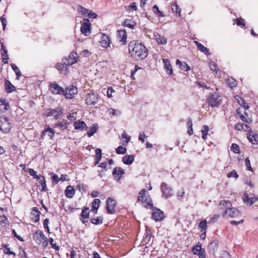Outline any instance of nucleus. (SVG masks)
<instances>
[{
  "label": "nucleus",
  "mask_w": 258,
  "mask_h": 258,
  "mask_svg": "<svg viewBox=\"0 0 258 258\" xmlns=\"http://www.w3.org/2000/svg\"><path fill=\"white\" fill-rule=\"evenodd\" d=\"M128 51L132 57L137 60L144 59L148 55L145 46L137 40H133L129 43Z\"/></svg>",
  "instance_id": "nucleus-1"
},
{
  "label": "nucleus",
  "mask_w": 258,
  "mask_h": 258,
  "mask_svg": "<svg viewBox=\"0 0 258 258\" xmlns=\"http://www.w3.org/2000/svg\"><path fill=\"white\" fill-rule=\"evenodd\" d=\"M111 41L109 37L105 34H102L100 39V45L103 47H110Z\"/></svg>",
  "instance_id": "nucleus-15"
},
{
  "label": "nucleus",
  "mask_w": 258,
  "mask_h": 258,
  "mask_svg": "<svg viewBox=\"0 0 258 258\" xmlns=\"http://www.w3.org/2000/svg\"><path fill=\"white\" fill-rule=\"evenodd\" d=\"M98 129V126L97 124H94L92 127L87 132V136L89 137H91L97 131Z\"/></svg>",
  "instance_id": "nucleus-38"
},
{
  "label": "nucleus",
  "mask_w": 258,
  "mask_h": 258,
  "mask_svg": "<svg viewBox=\"0 0 258 258\" xmlns=\"http://www.w3.org/2000/svg\"><path fill=\"white\" fill-rule=\"evenodd\" d=\"M124 174V171L121 167H115L112 172L113 177L116 180H119Z\"/></svg>",
  "instance_id": "nucleus-14"
},
{
  "label": "nucleus",
  "mask_w": 258,
  "mask_h": 258,
  "mask_svg": "<svg viewBox=\"0 0 258 258\" xmlns=\"http://www.w3.org/2000/svg\"><path fill=\"white\" fill-rule=\"evenodd\" d=\"M237 25L239 26H245V24L244 22V20L241 18H237L236 20Z\"/></svg>",
  "instance_id": "nucleus-61"
},
{
  "label": "nucleus",
  "mask_w": 258,
  "mask_h": 258,
  "mask_svg": "<svg viewBox=\"0 0 258 258\" xmlns=\"http://www.w3.org/2000/svg\"><path fill=\"white\" fill-rule=\"evenodd\" d=\"M126 149L122 146H119L116 149V152L118 154H123L125 153Z\"/></svg>",
  "instance_id": "nucleus-54"
},
{
  "label": "nucleus",
  "mask_w": 258,
  "mask_h": 258,
  "mask_svg": "<svg viewBox=\"0 0 258 258\" xmlns=\"http://www.w3.org/2000/svg\"><path fill=\"white\" fill-rule=\"evenodd\" d=\"M91 23L88 19H84L81 27V31L82 34L86 36H88L90 33Z\"/></svg>",
  "instance_id": "nucleus-8"
},
{
  "label": "nucleus",
  "mask_w": 258,
  "mask_h": 258,
  "mask_svg": "<svg viewBox=\"0 0 258 258\" xmlns=\"http://www.w3.org/2000/svg\"><path fill=\"white\" fill-rule=\"evenodd\" d=\"M146 192V190L145 189H143L140 191L138 201L139 202H141L142 203H146L149 206H153V205L151 204V200L145 195Z\"/></svg>",
  "instance_id": "nucleus-5"
},
{
  "label": "nucleus",
  "mask_w": 258,
  "mask_h": 258,
  "mask_svg": "<svg viewBox=\"0 0 258 258\" xmlns=\"http://www.w3.org/2000/svg\"><path fill=\"white\" fill-rule=\"evenodd\" d=\"M245 165H246L247 170L249 171H252V167L250 165V160H249L248 157H247L245 159Z\"/></svg>",
  "instance_id": "nucleus-60"
},
{
  "label": "nucleus",
  "mask_w": 258,
  "mask_h": 258,
  "mask_svg": "<svg viewBox=\"0 0 258 258\" xmlns=\"http://www.w3.org/2000/svg\"><path fill=\"white\" fill-rule=\"evenodd\" d=\"M152 217L156 221H161L164 218V213L159 209L155 208L153 210Z\"/></svg>",
  "instance_id": "nucleus-10"
},
{
  "label": "nucleus",
  "mask_w": 258,
  "mask_h": 258,
  "mask_svg": "<svg viewBox=\"0 0 258 258\" xmlns=\"http://www.w3.org/2000/svg\"><path fill=\"white\" fill-rule=\"evenodd\" d=\"M137 23L133 20V19H126L123 23V25L127 27L130 29H134Z\"/></svg>",
  "instance_id": "nucleus-29"
},
{
  "label": "nucleus",
  "mask_w": 258,
  "mask_h": 258,
  "mask_svg": "<svg viewBox=\"0 0 258 258\" xmlns=\"http://www.w3.org/2000/svg\"><path fill=\"white\" fill-rule=\"evenodd\" d=\"M107 111L109 114H112L113 116H118L121 114L120 111L118 109L109 108Z\"/></svg>",
  "instance_id": "nucleus-43"
},
{
  "label": "nucleus",
  "mask_w": 258,
  "mask_h": 258,
  "mask_svg": "<svg viewBox=\"0 0 258 258\" xmlns=\"http://www.w3.org/2000/svg\"><path fill=\"white\" fill-rule=\"evenodd\" d=\"M243 199L244 202H246L250 205H251L255 203L258 200L257 198L255 197V196L249 197L248 195L246 193H245L244 194Z\"/></svg>",
  "instance_id": "nucleus-19"
},
{
  "label": "nucleus",
  "mask_w": 258,
  "mask_h": 258,
  "mask_svg": "<svg viewBox=\"0 0 258 258\" xmlns=\"http://www.w3.org/2000/svg\"><path fill=\"white\" fill-rule=\"evenodd\" d=\"M74 126L76 130L86 131L88 129V126L85 122L80 120L75 121L74 122Z\"/></svg>",
  "instance_id": "nucleus-17"
},
{
  "label": "nucleus",
  "mask_w": 258,
  "mask_h": 258,
  "mask_svg": "<svg viewBox=\"0 0 258 258\" xmlns=\"http://www.w3.org/2000/svg\"><path fill=\"white\" fill-rule=\"evenodd\" d=\"M58 113L62 114L63 113V109L61 107H57L56 109H49L47 112V116H51L55 115L56 113Z\"/></svg>",
  "instance_id": "nucleus-30"
},
{
  "label": "nucleus",
  "mask_w": 258,
  "mask_h": 258,
  "mask_svg": "<svg viewBox=\"0 0 258 258\" xmlns=\"http://www.w3.org/2000/svg\"><path fill=\"white\" fill-rule=\"evenodd\" d=\"M10 105L6 99H0V112H4L9 109Z\"/></svg>",
  "instance_id": "nucleus-20"
},
{
  "label": "nucleus",
  "mask_w": 258,
  "mask_h": 258,
  "mask_svg": "<svg viewBox=\"0 0 258 258\" xmlns=\"http://www.w3.org/2000/svg\"><path fill=\"white\" fill-rule=\"evenodd\" d=\"M176 64L179 65L180 68L184 71H188L190 70V67L185 62H181L179 59H177Z\"/></svg>",
  "instance_id": "nucleus-32"
},
{
  "label": "nucleus",
  "mask_w": 258,
  "mask_h": 258,
  "mask_svg": "<svg viewBox=\"0 0 258 258\" xmlns=\"http://www.w3.org/2000/svg\"><path fill=\"white\" fill-rule=\"evenodd\" d=\"M11 67H12V69L15 72V73L17 76V79H18L21 76V73L19 70V68L14 63H12L11 64Z\"/></svg>",
  "instance_id": "nucleus-46"
},
{
  "label": "nucleus",
  "mask_w": 258,
  "mask_h": 258,
  "mask_svg": "<svg viewBox=\"0 0 258 258\" xmlns=\"http://www.w3.org/2000/svg\"><path fill=\"white\" fill-rule=\"evenodd\" d=\"M35 234L38 235L43 240H44V243H46L45 246L47 245L48 242L47 237L45 236L42 231H37L35 233Z\"/></svg>",
  "instance_id": "nucleus-53"
},
{
  "label": "nucleus",
  "mask_w": 258,
  "mask_h": 258,
  "mask_svg": "<svg viewBox=\"0 0 258 258\" xmlns=\"http://www.w3.org/2000/svg\"><path fill=\"white\" fill-rule=\"evenodd\" d=\"M191 250L194 254L198 255L200 254V253L204 251V249L202 248V243L199 242L197 245L194 246L192 248Z\"/></svg>",
  "instance_id": "nucleus-33"
},
{
  "label": "nucleus",
  "mask_w": 258,
  "mask_h": 258,
  "mask_svg": "<svg viewBox=\"0 0 258 258\" xmlns=\"http://www.w3.org/2000/svg\"><path fill=\"white\" fill-rule=\"evenodd\" d=\"M51 179H52V182L55 184L58 183V182H59V181L60 180L58 176L56 174H53L51 176Z\"/></svg>",
  "instance_id": "nucleus-64"
},
{
  "label": "nucleus",
  "mask_w": 258,
  "mask_h": 258,
  "mask_svg": "<svg viewBox=\"0 0 258 258\" xmlns=\"http://www.w3.org/2000/svg\"><path fill=\"white\" fill-rule=\"evenodd\" d=\"M78 11L85 17H87V15H88L89 10L86 9L82 6H79L78 7Z\"/></svg>",
  "instance_id": "nucleus-44"
},
{
  "label": "nucleus",
  "mask_w": 258,
  "mask_h": 258,
  "mask_svg": "<svg viewBox=\"0 0 258 258\" xmlns=\"http://www.w3.org/2000/svg\"><path fill=\"white\" fill-rule=\"evenodd\" d=\"M98 95L94 93H89L86 98V103L88 105H94L98 102Z\"/></svg>",
  "instance_id": "nucleus-11"
},
{
  "label": "nucleus",
  "mask_w": 258,
  "mask_h": 258,
  "mask_svg": "<svg viewBox=\"0 0 258 258\" xmlns=\"http://www.w3.org/2000/svg\"><path fill=\"white\" fill-rule=\"evenodd\" d=\"M75 190L73 186L69 185L65 190V195L68 198H72L75 195Z\"/></svg>",
  "instance_id": "nucleus-27"
},
{
  "label": "nucleus",
  "mask_w": 258,
  "mask_h": 258,
  "mask_svg": "<svg viewBox=\"0 0 258 258\" xmlns=\"http://www.w3.org/2000/svg\"><path fill=\"white\" fill-rule=\"evenodd\" d=\"M48 240L52 248L54 249L55 250H58L59 249V247L56 245V244L53 243V239L52 238H49Z\"/></svg>",
  "instance_id": "nucleus-56"
},
{
  "label": "nucleus",
  "mask_w": 258,
  "mask_h": 258,
  "mask_svg": "<svg viewBox=\"0 0 258 258\" xmlns=\"http://www.w3.org/2000/svg\"><path fill=\"white\" fill-rule=\"evenodd\" d=\"M231 150L236 154L240 153V148L239 146L235 143L232 144L231 146Z\"/></svg>",
  "instance_id": "nucleus-49"
},
{
  "label": "nucleus",
  "mask_w": 258,
  "mask_h": 258,
  "mask_svg": "<svg viewBox=\"0 0 258 258\" xmlns=\"http://www.w3.org/2000/svg\"><path fill=\"white\" fill-rule=\"evenodd\" d=\"M207 102L209 106L213 107L219 104V99L218 95L214 93L210 95L207 99Z\"/></svg>",
  "instance_id": "nucleus-9"
},
{
  "label": "nucleus",
  "mask_w": 258,
  "mask_h": 258,
  "mask_svg": "<svg viewBox=\"0 0 258 258\" xmlns=\"http://www.w3.org/2000/svg\"><path fill=\"white\" fill-rule=\"evenodd\" d=\"M161 190L162 192V196L166 199L171 197L172 195V189L168 186L167 184L165 182L161 183Z\"/></svg>",
  "instance_id": "nucleus-6"
},
{
  "label": "nucleus",
  "mask_w": 258,
  "mask_h": 258,
  "mask_svg": "<svg viewBox=\"0 0 258 258\" xmlns=\"http://www.w3.org/2000/svg\"><path fill=\"white\" fill-rule=\"evenodd\" d=\"M67 123L68 122L66 120H63L61 122L56 124L55 127H60L62 130H67L68 128Z\"/></svg>",
  "instance_id": "nucleus-41"
},
{
  "label": "nucleus",
  "mask_w": 258,
  "mask_h": 258,
  "mask_svg": "<svg viewBox=\"0 0 258 258\" xmlns=\"http://www.w3.org/2000/svg\"><path fill=\"white\" fill-rule=\"evenodd\" d=\"M46 135H47L50 139H52L54 135L53 130L49 127L45 129L42 132L41 138H44Z\"/></svg>",
  "instance_id": "nucleus-25"
},
{
  "label": "nucleus",
  "mask_w": 258,
  "mask_h": 258,
  "mask_svg": "<svg viewBox=\"0 0 258 258\" xmlns=\"http://www.w3.org/2000/svg\"><path fill=\"white\" fill-rule=\"evenodd\" d=\"M66 64L63 62L60 63H57L56 65V68L59 71H62L66 68Z\"/></svg>",
  "instance_id": "nucleus-63"
},
{
  "label": "nucleus",
  "mask_w": 258,
  "mask_h": 258,
  "mask_svg": "<svg viewBox=\"0 0 258 258\" xmlns=\"http://www.w3.org/2000/svg\"><path fill=\"white\" fill-rule=\"evenodd\" d=\"M91 222L95 225L101 224L103 222V218L102 217H97L96 218H92L90 220Z\"/></svg>",
  "instance_id": "nucleus-42"
},
{
  "label": "nucleus",
  "mask_w": 258,
  "mask_h": 258,
  "mask_svg": "<svg viewBox=\"0 0 258 258\" xmlns=\"http://www.w3.org/2000/svg\"><path fill=\"white\" fill-rule=\"evenodd\" d=\"M226 83L227 85L231 88L235 87L237 85L236 80L233 78H228L226 80Z\"/></svg>",
  "instance_id": "nucleus-39"
},
{
  "label": "nucleus",
  "mask_w": 258,
  "mask_h": 258,
  "mask_svg": "<svg viewBox=\"0 0 258 258\" xmlns=\"http://www.w3.org/2000/svg\"><path fill=\"white\" fill-rule=\"evenodd\" d=\"M154 37L158 44H165L167 43V39L164 36L157 33L154 34Z\"/></svg>",
  "instance_id": "nucleus-31"
},
{
  "label": "nucleus",
  "mask_w": 258,
  "mask_h": 258,
  "mask_svg": "<svg viewBox=\"0 0 258 258\" xmlns=\"http://www.w3.org/2000/svg\"><path fill=\"white\" fill-rule=\"evenodd\" d=\"M207 221L206 220H204L202 221L199 224V227L201 229V231H203V230H206L207 228Z\"/></svg>",
  "instance_id": "nucleus-50"
},
{
  "label": "nucleus",
  "mask_w": 258,
  "mask_h": 258,
  "mask_svg": "<svg viewBox=\"0 0 258 258\" xmlns=\"http://www.w3.org/2000/svg\"><path fill=\"white\" fill-rule=\"evenodd\" d=\"M100 203V200L98 199H95L94 200L93 202L92 203V207L91 211H93L95 213H97V210L99 207V204Z\"/></svg>",
  "instance_id": "nucleus-35"
},
{
  "label": "nucleus",
  "mask_w": 258,
  "mask_h": 258,
  "mask_svg": "<svg viewBox=\"0 0 258 258\" xmlns=\"http://www.w3.org/2000/svg\"><path fill=\"white\" fill-rule=\"evenodd\" d=\"M220 206H221L220 208H222L223 207H226V209H228L230 206H231V203L229 201H221L220 203Z\"/></svg>",
  "instance_id": "nucleus-52"
},
{
  "label": "nucleus",
  "mask_w": 258,
  "mask_h": 258,
  "mask_svg": "<svg viewBox=\"0 0 258 258\" xmlns=\"http://www.w3.org/2000/svg\"><path fill=\"white\" fill-rule=\"evenodd\" d=\"M163 61L164 65V68L166 71L167 74L171 75L173 73L172 66L168 59H163Z\"/></svg>",
  "instance_id": "nucleus-24"
},
{
  "label": "nucleus",
  "mask_w": 258,
  "mask_h": 258,
  "mask_svg": "<svg viewBox=\"0 0 258 258\" xmlns=\"http://www.w3.org/2000/svg\"><path fill=\"white\" fill-rule=\"evenodd\" d=\"M252 132L251 131L250 133H248L247 138L248 139L250 142H251L252 144H258V134H251Z\"/></svg>",
  "instance_id": "nucleus-26"
},
{
  "label": "nucleus",
  "mask_w": 258,
  "mask_h": 258,
  "mask_svg": "<svg viewBox=\"0 0 258 258\" xmlns=\"http://www.w3.org/2000/svg\"><path fill=\"white\" fill-rule=\"evenodd\" d=\"M0 130L4 133H8L11 130V124L8 117H4L1 119Z\"/></svg>",
  "instance_id": "nucleus-7"
},
{
  "label": "nucleus",
  "mask_w": 258,
  "mask_h": 258,
  "mask_svg": "<svg viewBox=\"0 0 258 258\" xmlns=\"http://www.w3.org/2000/svg\"><path fill=\"white\" fill-rule=\"evenodd\" d=\"M135 156L133 155H126L122 158V162L126 165H131L134 160Z\"/></svg>",
  "instance_id": "nucleus-28"
},
{
  "label": "nucleus",
  "mask_w": 258,
  "mask_h": 258,
  "mask_svg": "<svg viewBox=\"0 0 258 258\" xmlns=\"http://www.w3.org/2000/svg\"><path fill=\"white\" fill-rule=\"evenodd\" d=\"M7 50L6 49V48H1V53L3 56H4L5 57H3V62L5 63H6L8 62L7 59L8 58V55L7 54Z\"/></svg>",
  "instance_id": "nucleus-47"
},
{
  "label": "nucleus",
  "mask_w": 258,
  "mask_h": 258,
  "mask_svg": "<svg viewBox=\"0 0 258 258\" xmlns=\"http://www.w3.org/2000/svg\"><path fill=\"white\" fill-rule=\"evenodd\" d=\"M49 90L53 95H63L64 93V89L55 82L49 84Z\"/></svg>",
  "instance_id": "nucleus-4"
},
{
  "label": "nucleus",
  "mask_w": 258,
  "mask_h": 258,
  "mask_svg": "<svg viewBox=\"0 0 258 258\" xmlns=\"http://www.w3.org/2000/svg\"><path fill=\"white\" fill-rule=\"evenodd\" d=\"M3 247L4 248V252L6 254H9V252L11 251L10 250V248L8 247L9 244H3Z\"/></svg>",
  "instance_id": "nucleus-62"
},
{
  "label": "nucleus",
  "mask_w": 258,
  "mask_h": 258,
  "mask_svg": "<svg viewBox=\"0 0 258 258\" xmlns=\"http://www.w3.org/2000/svg\"><path fill=\"white\" fill-rule=\"evenodd\" d=\"M235 98L237 100L239 104L242 107H243L245 109H248V106L246 102L245 101L244 99H243L241 97H240L238 95H236L235 96Z\"/></svg>",
  "instance_id": "nucleus-36"
},
{
  "label": "nucleus",
  "mask_w": 258,
  "mask_h": 258,
  "mask_svg": "<svg viewBox=\"0 0 258 258\" xmlns=\"http://www.w3.org/2000/svg\"><path fill=\"white\" fill-rule=\"evenodd\" d=\"M195 43L197 46L198 48L202 52L204 53L207 55H210L211 54L209 50L206 47H205L203 44L198 41H195Z\"/></svg>",
  "instance_id": "nucleus-23"
},
{
  "label": "nucleus",
  "mask_w": 258,
  "mask_h": 258,
  "mask_svg": "<svg viewBox=\"0 0 258 258\" xmlns=\"http://www.w3.org/2000/svg\"><path fill=\"white\" fill-rule=\"evenodd\" d=\"M235 128L238 131L244 130L246 131V129L244 127V123L242 122H238L235 125Z\"/></svg>",
  "instance_id": "nucleus-55"
},
{
  "label": "nucleus",
  "mask_w": 258,
  "mask_h": 258,
  "mask_svg": "<svg viewBox=\"0 0 258 258\" xmlns=\"http://www.w3.org/2000/svg\"><path fill=\"white\" fill-rule=\"evenodd\" d=\"M228 215L231 218H235L240 215V212L235 208L226 209L223 213V215Z\"/></svg>",
  "instance_id": "nucleus-13"
},
{
  "label": "nucleus",
  "mask_w": 258,
  "mask_h": 258,
  "mask_svg": "<svg viewBox=\"0 0 258 258\" xmlns=\"http://www.w3.org/2000/svg\"><path fill=\"white\" fill-rule=\"evenodd\" d=\"M102 158V150L100 149H96L95 150V165L98 164Z\"/></svg>",
  "instance_id": "nucleus-34"
},
{
  "label": "nucleus",
  "mask_w": 258,
  "mask_h": 258,
  "mask_svg": "<svg viewBox=\"0 0 258 258\" xmlns=\"http://www.w3.org/2000/svg\"><path fill=\"white\" fill-rule=\"evenodd\" d=\"M78 93L77 88L74 85L69 86L64 89L63 95L66 99H71L74 97Z\"/></svg>",
  "instance_id": "nucleus-2"
},
{
  "label": "nucleus",
  "mask_w": 258,
  "mask_h": 258,
  "mask_svg": "<svg viewBox=\"0 0 258 258\" xmlns=\"http://www.w3.org/2000/svg\"><path fill=\"white\" fill-rule=\"evenodd\" d=\"M79 57L75 52H72L68 57H64L62 59V62L66 64V66L72 65L78 61Z\"/></svg>",
  "instance_id": "nucleus-3"
},
{
  "label": "nucleus",
  "mask_w": 258,
  "mask_h": 258,
  "mask_svg": "<svg viewBox=\"0 0 258 258\" xmlns=\"http://www.w3.org/2000/svg\"><path fill=\"white\" fill-rule=\"evenodd\" d=\"M40 212L37 207H34L31 212V220L34 222H38L39 221Z\"/></svg>",
  "instance_id": "nucleus-18"
},
{
  "label": "nucleus",
  "mask_w": 258,
  "mask_h": 258,
  "mask_svg": "<svg viewBox=\"0 0 258 258\" xmlns=\"http://www.w3.org/2000/svg\"><path fill=\"white\" fill-rule=\"evenodd\" d=\"M119 41L124 44L126 43L127 35L125 30H120L117 31Z\"/></svg>",
  "instance_id": "nucleus-16"
},
{
  "label": "nucleus",
  "mask_w": 258,
  "mask_h": 258,
  "mask_svg": "<svg viewBox=\"0 0 258 258\" xmlns=\"http://www.w3.org/2000/svg\"><path fill=\"white\" fill-rule=\"evenodd\" d=\"M153 11L155 14H156L158 17H163L164 15L163 12L159 10V8L157 5H154L153 7Z\"/></svg>",
  "instance_id": "nucleus-45"
},
{
  "label": "nucleus",
  "mask_w": 258,
  "mask_h": 258,
  "mask_svg": "<svg viewBox=\"0 0 258 258\" xmlns=\"http://www.w3.org/2000/svg\"><path fill=\"white\" fill-rule=\"evenodd\" d=\"M209 67L211 71L217 73L218 70L217 69V65L214 62H211L209 63Z\"/></svg>",
  "instance_id": "nucleus-59"
},
{
  "label": "nucleus",
  "mask_w": 258,
  "mask_h": 258,
  "mask_svg": "<svg viewBox=\"0 0 258 258\" xmlns=\"http://www.w3.org/2000/svg\"><path fill=\"white\" fill-rule=\"evenodd\" d=\"M89 208L88 207H84L82 210V213L80 215V218L84 219H89Z\"/></svg>",
  "instance_id": "nucleus-37"
},
{
  "label": "nucleus",
  "mask_w": 258,
  "mask_h": 258,
  "mask_svg": "<svg viewBox=\"0 0 258 258\" xmlns=\"http://www.w3.org/2000/svg\"><path fill=\"white\" fill-rule=\"evenodd\" d=\"M39 183L40 184V185L42 187L41 191H46V181H45V177H42V178H41V180H40L39 181Z\"/></svg>",
  "instance_id": "nucleus-51"
},
{
  "label": "nucleus",
  "mask_w": 258,
  "mask_h": 258,
  "mask_svg": "<svg viewBox=\"0 0 258 258\" xmlns=\"http://www.w3.org/2000/svg\"><path fill=\"white\" fill-rule=\"evenodd\" d=\"M209 131V128L208 126L206 125L203 126L201 132L202 134V138L203 140H205L207 139V136L208 135Z\"/></svg>",
  "instance_id": "nucleus-40"
},
{
  "label": "nucleus",
  "mask_w": 258,
  "mask_h": 258,
  "mask_svg": "<svg viewBox=\"0 0 258 258\" xmlns=\"http://www.w3.org/2000/svg\"><path fill=\"white\" fill-rule=\"evenodd\" d=\"M116 205V202L113 199L109 198L106 201V210L109 214L114 213V207Z\"/></svg>",
  "instance_id": "nucleus-12"
},
{
  "label": "nucleus",
  "mask_w": 258,
  "mask_h": 258,
  "mask_svg": "<svg viewBox=\"0 0 258 258\" xmlns=\"http://www.w3.org/2000/svg\"><path fill=\"white\" fill-rule=\"evenodd\" d=\"M171 9L173 12L176 13V14L179 13V16L180 15V10L178 6L177 5L176 3L172 4L171 5Z\"/></svg>",
  "instance_id": "nucleus-48"
},
{
  "label": "nucleus",
  "mask_w": 258,
  "mask_h": 258,
  "mask_svg": "<svg viewBox=\"0 0 258 258\" xmlns=\"http://www.w3.org/2000/svg\"><path fill=\"white\" fill-rule=\"evenodd\" d=\"M227 177L228 178L234 177L237 178L238 177V175L237 174L236 171L235 170H233L228 174Z\"/></svg>",
  "instance_id": "nucleus-58"
},
{
  "label": "nucleus",
  "mask_w": 258,
  "mask_h": 258,
  "mask_svg": "<svg viewBox=\"0 0 258 258\" xmlns=\"http://www.w3.org/2000/svg\"><path fill=\"white\" fill-rule=\"evenodd\" d=\"M5 88L7 93H12L15 90V87L8 80H5Z\"/></svg>",
  "instance_id": "nucleus-22"
},
{
  "label": "nucleus",
  "mask_w": 258,
  "mask_h": 258,
  "mask_svg": "<svg viewBox=\"0 0 258 258\" xmlns=\"http://www.w3.org/2000/svg\"><path fill=\"white\" fill-rule=\"evenodd\" d=\"M218 241L217 240H214L212 241L208 246V249L210 252H214L217 251L218 247Z\"/></svg>",
  "instance_id": "nucleus-21"
},
{
  "label": "nucleus",
  "mask_w": 258,
  "mask_h": 258,
  "mask_svg": "<svg viewBox=\"0 0 258 258\" xmlns=\"http://www.w3.org/2000/svg\"><path fill=\"white\" fill-rule=\"evenodd\" d=\"M126 10H132V11H136L137 10V7L135 3H134L125 7Z\"/></svg>",
  "instance_id": "nucleus-57"
}]
</instances>
